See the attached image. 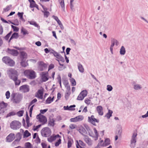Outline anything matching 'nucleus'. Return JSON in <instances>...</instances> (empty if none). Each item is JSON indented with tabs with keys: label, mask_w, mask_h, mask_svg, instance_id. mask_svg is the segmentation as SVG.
I'll return each mask as SVG.
<instances>
[{
	"label": "nucleus",
	"mask_w": 148,
	"mask_h": 148,
	"mask_svg": "<svg viewBox=\"0 0 148 148\" xmlns=\"http://www.w3.org/2000/svg\"><path fill=\"white\" fill-rule=\"evenodd\" d=\"M11 96L13 102L16 103H18L22 99V95L20 94L14 93L12 94Z\"/></svg>",
	"instance_id": "f03ea898"
},
{
	"label": "nucleus",
	"mask_w": 148,
	"mask_h": 148,
	"mask_svg": "<svg viewBox=\"0 0 148 148\" xmlns=\"http://www.w3.org/2000/svg\"><path fill=\"white\" fill-rule=\"evenodd\" d=\"M137 135V134L136 133H134L132 136L130 145V146L132 148H134L135 146L136 143V137Z\"/></svg>",
	"instance_id": "6e6552de"
},
{
	"label": "nucleus",
	"mask_w": 148,
	"mask_h": 148,
	"mask_svg": "<svg viewBox=\"0 0 148 148\" xmlns=\"http://www.w3.org/2000/svg\"><path fill=\"white\" fill-rule=\"evenodd\" d=\"M75 107V105L70 106L69 107V110H75V108H74Z\"/></svg>",
	"instance_id": "0e129e2a"
},
{
	"label": "nucleus",
	"mask_w": 148,
	"mask_h": 148,
	"mask_svg": "<svg viewBox=\"0 0 148 148\" xmlns=\"http://www.w3.org/2000/svg\"><path fill=\"white\" fill-rule=\"evenodd\" d=\"M42 12L44 13V17L47 18L50 14L49 12H44L43 11H42Z\"/></svg>",
	"instance_id": "a18cd8bd"
},
{
	"label": "nucleus",
	"mask_w": 148,
	"mask_h": 148,
	"mask_svg": "<svg viewBox=\"0 0 148 148\" xmlns=\"http://www.w3.org/2000/svg\"><path fill=\"white\" fill-rule=\"evenodd\" d=\"M79 132L81 134L83 135L84 137L85 136H86V135L87 134L86 131L85 129L83 128H82L79 129Z\"/></svg>",
	"instance_id": "4be33fe9"
},
{
	"label": "nucleus",
	"mask_w": 148,
	"mask_h": 148,
	"mask_svg": "<svg viewBox=\"0 0 148 148\" xmlns=\"http://www.w3.org/2000/svg\"><path fill=\"white\" fill-rule=\"evenodd\" d=\"M84 119V117L82 116L79 115L76 116L75 118H71L70 119V121L71 122H76L82 120Z\"/></svg>",
	"instance_id": "9b49d317"
},
{
	"label": "nucleus",
	"mask_w": 148,
	"mask_h": 148,
	"mask_svg": "<svg viewBox=\"0 0 148 148\" xmlns=\"http://www.w3.org/2000/svg\"><path fill=\"white\" fill-rule=\"evenodd\" d=\"M71 93L70 91H66V93L65 95L66 99H67L68 98L69 96Z\"/></svg>",
	"instance_id": "13d9d810"
},
{
	"label": "nucleus",
	"mask_w": 148,
	"mask_h": 148,
	"mask_svg": "<svg viewBox=\"0 0 148 148\" xmlns=\"http://www.w3.org/2000/svg\"><path fill=\"white\" fill-rule=\"evenodd\" d=\"M19 90H23L24 92H28L29 90V87L27 85H24L20 87Z\"/></svg>",
	"instance_id": "f8f14e48"
},
{
	"label": "nucleus",
	"mask_w": 148,
	"mask_h": 148,
	"mask_svg": "<svg viewBox=\"0 0 148 148\" xmlns=\"http://www.w3.org/2000/svg\"><path fill=\"white\" fill-rule=\"evenodd\" d=\"M8 53L11 54L12 55L17 56L18 54V52L16 50L14 49H10L9 48L8 49Z\"/></svg>",
	"instance_id": "4468645a"
},
{
	"label": "nucleus",
	"mask_w": 148,
	"mask_h": 148,
	"mask_svg": "<svg viewBox=\"0 0 148 148\" xmlns=\"http://www.w3.org/2000/svg\"><path fill=\"white\" fill-rule=\"evenodd\" d=\"M56 138V136H51L49 138H48V141L49 142H52L55 140Z\"/></svg>",
	"instance_id": "bb28decb"
},
{
	"label": "nucleus",
	"mask_w": 148,
	"mask_h": 148,
	"mask_svg": "<svg viewBox=\"0 0 148 148\" xmlns=\"http://www.w3.org/2000/svg\"><path fill=\"white\" fill-rule=\"evenodd\" d=\"M61 139H59L58 141L55 143V146L56 147H58V146L59 144L61 143Z\"/></svg>",
	"instance_id": "4d7b16f0"
},
{
	"label": "nucleus",
	"mask_w": 148,
	"mask_h": 148,
	"mask_svg": "<svg viewBox=\"0 0 148 148\" xmlns=\"http://www.w3.org/2000/svg\"><path fill=\"white\" fill-rule=\"evenodd\" d=\"M55 121L53 119H50L49 121L48 125L53 126L54 125V122Z\"/></svg>",
	"instance_id": "2f4dec72"
},
{
	"label": "nucleus",
	"mask_w": 148,
	"mask_h": 148,
	"mask_svg": "<svg viewBox=\"0 0 148 148\" xmlns=\"http://www.w3.org/2000/svg\"><path fill=\"white\" fill-rule=\"evenodd\" d=\"M53 101L52 99H51V97H49L46 101V103L49 104Z\"/></svg>",
	"instance_id": "58836bf2"
},
{
	"label": "nucleus",
	"mask_w": 148,
	"mask_h": 148,
	"mask_svg": "<svg viewBox=\"0 0 148 148\" xmlns=\"http://www.w3.org/2000/svg\"><path fill=\"white\" fill-rule=\"evenodd\" d=\"M84 139L88 146H90L92 145V141L88 136H85L84 137Z\"/></svg>",
	"instance_id": "ddd939ff"
},
{
	"label": "nucleus",
	"mask_w": 148,
	"mask_h": 148,
	"mask_svg": "<svg viewBox=\"0 0 148 148\" xmlns=\"http://www.w3.org/2000/svg\"><path fill=\"white\" fill-rule=\"evenodd\" d=\"M52 17L57 22L58 24H60L61 23L59 19L58 18L57 16H52Z\"/></svg>",
	"instance_id": "79ce46f5"
},
{
	"label": "nucleus",
	"mask_w": 148,
	"mask_h": 148,
	"mask_svg": "<svg viewBox=\"0 0 148 148\" xmlns=\"http://www.w3.org/2000/svg\"><path fill=\"white\" fill-rule=\"evenodd\" d=\"M5 96H6V98L8 99L10 96V93L9 91H7L5 93Z\"/></svg>",
	"instance_id": "bf43d9fd"
},
{
	"label": "nucleus",
	"mask_w": 148,
	"mask_h": 148,
	"mask_svg": "<svg viewBox=\"0 0 148 148\" xmlns=\"http://www.w3.org/2000/svg\"><path fill=\"white\" fill-rule=\"evenodd\" d=\"M48 110L47 109H46L44 110H40V112L41 114H43L46 112Z\"/></svg>",
	"instance_id": "69168bd1"
},
{
	"label": "nucleus",
	"mask_w": 148,
	"mask_h": 148,
	"mask_svg": "<svg viewBox=\"0 0 148 148\" xmlns=\"http://www.w3.org/2000/svg\"><path fill=\"white\" fill-rule=\"evenodd\" d=\"M114 38H111V46L113 47L115 45V42H114Z\"/></svg>",
	"instance_id": "6e6d98bb"
},
{
	"label": "nucleus",
	"mask_w": 148,
	"mask_h": 148,
	"mask_svg": "<svg viewBox=\"0 0 148 148\" xmlns=\"http://www.w3.org/2000/svg\"><path fill=\"white\" fill-rule=\"evenodd\" d=\"M7 73L9 77L14 82L15 85H20L21 81L18 79V73L16 71L10 69L7 71Z\"/></svg>",
	"instance_id": "f257e3e1"
},
{
	"label": "nucleus",
	"mask_w": 148,
	"mask_h": 148,
	"mask_svg": "<svg viewBox=\"0 0 148 148\" xmlns=\"http://www.w3.org/2000/svg\"><path fill=\"white\" fill-rule=\"evenodd\" d=\"M70 8L71 10L73 11H75V9L74 8V6L73 4V3L70 2Z\"/></svg>",
	"instance_id": "e2e57ef3"
},
{
	"label": "nucleus",
	"mask_w": 148,
	"mask_h": 148,
	"mask_svg": "<svg viewBox=\"0 0 148 148\" xmlns=\"http://www.w3.org/2000/svg\"><path fill=\"white\" fill-rule=\"evenodd\" d=\"M77 141V144L76 145L77 148H82V147L80 145H81L82 146H85V144L82 140H79V142Z\"/></svg>",
	"instance_id": "412c9836"
},
{
	"label": "nucleus",
	"mask_w": 148,
	"mask_h": 148,
	"mask_svg": "<svg viewBox=\"0 0 148 148\" xmlns=\"http://www.w3.org/2000/svg\"><path fill=\"white\" fill-rule=\"evenodd\" d=\"M19 142V141H17V140L15 139L12 143V146H14L15 145H16L18 144Z\"/></svg>",
	"instance_id": "603ef678"
},
{
	"label": "nucleus",
	"mask_w": 148,
	"mask_h": 148,
	"mask_svg": "<svg viewBox=\"0 0 148 148\" xmlns=\"http://www.w3.org/2000/svg\"><path fill=\"white\" fill-rule=\"evenodd\" d=\"M26 122L27 123V126L29 127L32 125V124L29 123V117L28 115L27 114V112H26Z\"/></svg>",
	"instance_id": "393cba45"
},
{
	"label": "nucleus",
	"mask_w": 148,
	"mask_h": 148,
	"mask_svg": "<svg viewBox=\"0 0 148 148\" xmlns=\"http://www.w3.org/2000/svg\"><path fill=\"white\" fill-rule=\"evenodd\" d=\"M26 53L25 52L22 51L21 52L19 59L21 60H26Z\"/></svg>",
	"instance_id": "f3484780"
},
{
	"label": "nucleus",
	"mask_w": 148,
	"mask_h": 148,
	"mask_svg": "<svg viewBox=\"0 0 148 148\" xmlns=\"http://www.w3.org/2000/svg\"><path fill=\"white\" fill-rule=\"evenodd\" d=\"M65 87L67 88V89L68 90V91H70L71 88L70 87V86L69 85L68 83L67 82H65Z\"/></svg>",
	"instance_id": "5fc2aeb1"
},
{
	"label": "nucleus",
	"mask_w": 148,
	"mask_h": 148,
	"mask_svg": "<svg viewBox=\"0 0 148 148\" xmlns=\"http://www.w3.org/2000/svg\"><path fill=\"white\" fill-rule=\"evenodd\" d=\"M36 118L38 119L39 121L42 123V125L45 124L47 121L46 117L40 114L37 115Z\"/></svg>",
	"instance_id": "0eeeda50"
},
{
	"label": "nucleus",
	"mask_w": 148,
	"mask_h": 148,
	"mask_svg": "<svg viewBox=\"0 0 148 148\" xmlns=\"http://www.w3.org/2000/svg\"><path fill=\"white\" fill-rule=\"evenodd\" d=\"M112 111L109 110L108 112L106 115L105 116L108 119H109L112 116Z\"/></svg>",
	"instance_id": "a878e982"
},
{
	"label": "nucleus",
	"mask_w": 148,
	"mask_h": 148,
	"mask_svg": "<svg viewBox=\"0 0 148 148\" xmlns=\"http://www.w3.org/2000/svg\"><path fill=\"white\" fill-rule=\"evenodd\" d=\"M47 72H42L41 73V78L42 81L45 82L47 81L48 79L47 77Z\"/></svg>",
	"instance_id": "dca6fc26"
},
{
	"label": "nucleus",
	"mask_w": 148,
	"mask_h": 148,
	"mask_svg": "<svg viewBox=\"0 0 148 148\" xmlns=\"http://www.w3.org/2000/svg\"><path fill=\"white\" fill-rule=\"evenodd\" d=\"M57 60L59 62H60V61L62 62H64L65 61L63 57L62 56L59 59H57Z\"/></svg>",
	"instance_id": "052dcab7"
},
{
	"label": "nucleus",
	"mask_w": 148,
	"mask_h": 148,
	"mask_svg": "<svg viewBox=\"0 0 148 148\" xmlns=\"http://www.w3.org/2000/svg\"><path fill=\"white\" fill-rule=\"evenodd\" d=\"M14 148H32L31 144L29 142H27L25 143L24 147L20 146H18Z\"/></svg>",
	"instance_id": "2eb2a0df"
},
{
	"label": "nucleus",
	"mask_w": 148,
	"mask_h": 148,
	"mask_svg": "<svg viewBox=\"0 0 148 148\" xmlns=\"http://www.w3.org/2000/svg\"><path fill=\"white\" fill-rule=\"evenodd\" d=\"M15 135L14 134L11 133L6 138V140L7 142H11L15 138Z\"/></svg>",
	"instance_id": "9d476101"
},
{
	"label": "nucleus",
	"mask_w": 148,
	"mask_h": 148,
	"mask_svg": "<svg viewBox=\"0 0 148 148\" xmlns=\"http://www.w3.org/2000/svg\"><path fill=\"white\" fill-rule=\"evenodd\" d=\"M36 101H37V99L36 98L34 99L29 103V108L32 105L35 103Z\"/></svg>",
	"instance_id": "8fccbe9b"
},
{
	"label": "nucleus",
	"mask_w": 148,
	"mask_h": 148,
	"mask_svg": "<svg viewBox=\"0 0 148 148\" xmlns=\"http://www.w3.org/2000/svg\"><path fill=\"white\" fill-rule=\"evenodd\" d=\"M90 100L88 99H86L85 100V102L86 104L89 105L90 103Z\"/></svg>",
	"instance_id": "338daca9"
},
{
	"label": "nucleus",
	"mask_w": 148,
	"mask_h": 148,
	"mask_svg": "<svg viewBox=\"0 0 148 148\" xmlns=\"http://www.w3.org/2000/svg\"><path fill=\"white\" fill-rule=\"evenodd\" d=\"M70 80L73 86H74L76 85V82L74 78H71L70 79Z\"/></svg>",
	"instance_id": "e433bc0d"
},
{
	"label": "nucleus",
	"mask_w": 148,
	"mask_h": 148,
	"mask_svg": "<svg viewBox=\"0 0 148 148\" xmlns=\"http://www.w3.org/2000/svg\"><path fill=\"white\" fill-rule=\"evenodd\" d=\"M54 65L53 64H51L49 67L48 71H49V70L53 69L54 67Z\"/></svg>",
	"instance_id": "774afa93"
},
{
	"label": "nucleus",
	"mask_w": 148,
	"mask_h": 148,
	"mask_svg": "<svg viewBox=\"0 0 148 148\" xmlns=\"http://www.w3.org/2000/svg\"><path fill=\"white\" fill-rule=\"evenodd\" d=\"M77 66L79 71L81 73H83L84 72V68L82 65L80 63L77 64Z\"/></svg>",
	"instance_id": "5701e85b"
},
{
	"label": "nucleus",
	"mask_w": 148,
	"mask_h": 148,
	"mask_svg": "<svg viewBox=\"0 0 148 148\" xmlns=\"http://www.w3.org/2000/svg\"><path fill=\"white\" fill-rule=\"evenodd\" d=\"M16 140L19 142L21 138V134L20 132L18 133L16 135Z\"/></svg>",
	"instance_id": "c85d7f7f"
},
{
	"label": "nucleus",
	"mask_w": 148,
	"mask_h": 148,
	"mask_svg": "<svg viewBox=\"0 0 148 148\" xmlns=\"http://www.w3.org/2000/svg\"><path fill=\"white\" fill-rule=\"evenodd\" d=\"M11 27L13 29L14 31L18 32V31L19 28L18 27L13 25H11Z\"/></svg>",
	"instance_id": "864d4df0"
},
{
	"label": "nucleus",
	"mask_w": 148,
	"mask_h": 148,
	"mask_svg": "<svg viewBox=\"0 0 148 148\" xmlns=\"http://www.w3.org/2000/svg\"><path fill=\"white\" fill-rule=\"evenodd\" d=\"M23 12H18L17 15L18 16L20 17V18L21 20H23Z\"/></svg>",
	"instance_id": "09e8293b"
},
{
	"label": "nucleus",
	"mask_w": 148,
	"mask_h": 148,
	"mask_svg": "<svg viewBox=\"0 0 148 148\" xmlns=\"http://www.w3.org/2000/svg\"><path fill=\"white\" fill-rule=\"evenodd\" d=\"M12 32V31L10 32L6 36L4 37V38L6 40H8Z\"/></svg>",
	"instance_id": "f704fd0d"
},
{
	"label": "nucleus",
	"mask_w": 148,
	"mask_h": 148,
	"mask_svg": "<svg viewBox=\"0 0 148 148\" xmlns=\"http://www.w3.org/2000/svg\"><path fill=\"white\" fill-rule=\"evenodd\" d=\"M18 37V34L17 33L14 32L13 33L12 36L10 37L9 40H8V42L9 43L11 41V40L13 38L16 39Z\"/></svg>",
	"instance_id": "a211bd4d"
},
{
	"label": "nucleus",
	"mask_w": 148,
	"mask_h": 148,
	"mask_svg": "<svg viewBox=\"0 0 148 148\" xmlns=\"http://www.w3.org/2000/svg\"><path fill=\"white\" fill-rule=\"evenodd\" d=\"M125 50L123 46H122L120 49V53L121 55H124L125 53Z\"/></svg>",
	"instance_id": "cd10ccee"
},
{
	"label": "nucleus",
	"mask_w": 148,
	"mask_h": 148,
	"mask_svg": "<svg viewBox=\"0 0 148 148\" xmlns=\"http://www.w3.org/2000/svg\"><path fill=\"white\" fill-rule=\"evenodd\" d=\"M88 121L94 125H96L95 122L98 123L99 122V120L95 118L93 115H92L91 117H88Z\"/></svg>",
	"instance_id": "1a4fd4ad"
},
{
	"label": "nucleus",
	"mask_w": 148,
	"mask_h": 148,
	"mask_svg": "<svg viewBox=\"0 0 148 148\" xmlns=\"http://www.w3.org/2000/svg\"><path fill=\"white\" fill-rule=\"evenodd\" d=\"M60 6L64 11L65 10L64 3V0H59Z\"/></svg>",
	"instance_id": "c756f323"
},
{
	"label": "nucleus",
	"mask_w": 148,
	"mask_h": 148,
	"mask_svg": "<svg viewBox=\"0 0 148 148\" xmlns=\"http://www.w3.org/2000/svg\"><path fill=\"white\" fill-rule=\"evenodd\" d=\"M80 93L85 97L87 95V92L86 90H84L82 91Z\"/></svg>",
	"instance_id": "49530a36"
},
{
	"label": "nucleus",
	"mask_w": 148,
	"mask_h": 148,
	"mask_svg": "<svg viewBox=\"0 0 148 148\" xmlns=\"http://www.w3.org/2000/svg\"><path fill=\"white\" fill-rule=\"evenodd\" d=\"M73 142V141L72 139H69L68 142V148H69L71 147L72 144Z\"/></svg>",
	"instance_id": "c9c22d12"
},
{
	"label": "nucleus",
	"mask_w": 148,
	"mask_h": 148,
	"mask_svg": "<svg viewBox=\"0 0 148 148\" xmlns=\"http://www.w3.org/2000/svg\"><path fill=\"white\" fill-rule=\"evenodd\" d=\"M51 131L50 129L47 127L43 128L41 131V134L42 136L44 137H47L50 136Z\"/></svg>",
	"instance_id": "39448f33"
},
{
	"label": "nucleus",
	"mask_w": 148,
	"mask_h": 148,
	"mask_svg": "<svg viewBox=\"0 0 148 148\" xmlns=\"http://www.w3.org/2000/svg\"><path fill=\"white\" fill-rule=\"evenodd\" d=\"M7 105V104L5 103L3 101L0 102V110L2 108H5Z\"/></svg>",
	"instance_id": "b1692460"
},
{
	"label": "nucleus",
	"mask_w": 148,
	"mask_h": 148,
	"mask_svg": "<svg viewBox=\"0 0 148 148\" xmlns=\"http://www.w3.org/2000/svg\"><path fill=\"white\" fill-rule=\"evenodd\" d=\"M21 32L23 33V35L28 34V32L25 29L22 28L21 29Z\"/></svg>",
	"instance_id": "4c0bfd02"
},
{
	"label": "nucleus",
	"mask_w": 148,
	"mask_h": 148,
	"mask_svg": "<svg viewBox=\"0 0 148 148\" xmlns=\"http://www.w3.org/2000/svg\"><path fill=\"white\" fill-rule=\"evenodd\" d=\"M142 88L140 84H135L134 85V88L136 90L141 89Z\"/></svg>",
	"instance_id": "72a5a7b5"
},
{
	"label": "nucleus",
	"mask_w": 148,
	"mask_h": 148,
	"mask_svg": "<svg viewBox=\"0 0 148 148\" xmlns=\"http://www.w3.org/2000/svg\"><path fill=\"white\" fill-rule=\"evenodd\" d=\"M25 75L29 79H34L36 77L35 72L32 70H26L24 72Z\"/></svg>",
	"instance_id": "20e7f679"
},
{
	"label": "nucleus",
	"mask_w": 148,
	"mask_h": 148,
	"mask_svg": "<svg viewBox=\"0 0 148 148\" xmlns=\"http://www.w3.org/2000/svg\"><path fill=\"white\" fill-rule=\"evenodd\" d=\"M31 135V134L29 132L28 130H26L24 132L23 134V137H27Z\"/></svg>",
	"instance_id": "473e14b6"
},
{
	"label": "nucleus",
	"mask_w": 148,
	"mask_h": 148,
	"mask_svg": "<svg viewBox=\"0 0 148 148\" xmlns=\"http://www.w3.org/2000/svg\"><path fill=\"white\" fill-rule=\"evenodd\" d=\"M11 6H12L11 5L7 6L6 8L4 9V11L5 12L8 11L9 10H10Z\"/></svg>",
	"instance_id": "3c124183"
},
{
	"label": "nucleus",
	"mask_w": 148,
	"mask_h": 148,
	"mask_svg": "<svg viewBox=\"0 0 148 148\" xmlns=\"http://www.w3.org/2000/svg\"><path fill=\"white\" fill-rule=\"evenodd\" d=\"M21 123L18 121H14L10 123V127L13 130H17L21 127Z\"/></svg>",
	"instance_id": "7ed1b4c3"
},
{
	"label": "nucleus",
	"mask_w": 148,
	"mask_h": 148,
	"mask_svg": "<svg viewBox=\"0 0 148 148\" xmlns=\"http://www.w3.org/2000/svg\"><path fill=\"white\" fill-rule=\"evenodd\" d=\"M26 60H21V64L22 66L25 67L28 65V64L27 62H25Z\"/></svg>",
	"instance_id": "7c9ffc66"
},
{
	"label": "nucleus",
	"mask_w": 148,
	"mask_h": 148,
	"mask_svg": "<svg viewBox=\"0 0 148 148\" xmlns=\"http://www.w3.org/2000/svg\"><path fill=\"white\" fill-rule=\"evenodd\" d=\"M2 60L6 64L10 66H13L14 64V62L8 57H4Z\"/></svg>",
	"instance_id": "423d86ee"
},
{
	"label": "nucleus",
	"mask_w": 148,
	"mask_h": 148,
	"mask_svg": "<svg viewBox=\"0 0 148 148\" xmlns=\"http://www.w3.org/2000/svg\"><path fill=\"white\" fill-rule=\"evenodd\" d=\"M24 112L23 110H20L17 112V114L19 116H21L23 115Z\"/></svg>",
	"instance_id": "a19ab883"
},
{
	"label": "nucleus",
	"mask_w": 148,
	"mask_h": 148,
	"mask_svg": "<svg viewBox=\"0 0 148 148\" xmlns=\"http://www.w3.org/2000/svg\"><path fill=\"white\" fill-rule=\"evenodd\" d=\"M107 90L109 91H111L113 89V87L111 85H107Z\"/></svg>",
	"instance_id": "de8ad7c7"
},
{
	"label": "nucleus",
	"mask_w": 148,
	"mask_h": 148,
	"mask_svg": "<svg viewBox=\"0 0 148 148\" xmlns=\"http://www.w3.org/2000/svg\"><path fill=\"white\" fill-rule=\"evenodd\" d=\"M97 110L99 114L100 115H102L103 114L102 107L101 106H99L97 107Z\"/></svg>",
	"instance_id": "6ab92c4d"
},
{
	"label": "nucleus",
	"mask_w": 148,
	"mask_h": 148,
	"mask_svg": "<svg viewBox=\"0 0 148 148\" xmlns=\"http://www.w3.org/2000/svg\"><path fill=\"white\" fill-rule=\"evenodd\" d=\"M82 95V94L80 93V94L78 96L77 98V100H82L84 98V97Z\"/></svg>",
	"instance_id": "ea45409f"
},
{
	"label": "nucleus",
	"mask_w": 148,
	"mask_h": 148,
	"mask_svg": "<svg viewBox=\"0 0 148 148\" xmlns=\"http://www.w3.org/2000/svg\"><path fill=\"white\" fill-rule=\"evenodd\" d=\"M105 145L107 146L110 144V140L109 138H106L105 140Z\"/></svg>",
	"instance_id": "c03bdc74"
},
{
	"label": "nucleus",
	"mask_w": 148,
	"mask_h": 148,
	"mask_svg": "<svg viewBox=\"0 0 148 148\" xmlns=\"http://www.w3.org/2000/svg\"><path fill=\"white\" fill-rule=\"evenodd\" d=\"M35 5H36V4H35V2H32L30 3V7L31 8H33L34 7H36L35 6Z\"/></svg>",
	"instance_id": "680f3d73"
},
{
	"label": "nucleus",
	"mask_w": 148,
	"mask_h": 148,
	"mask_svg": "<svg viewBox=\"0 0 148 148\" xmlns=\"http://www.w3.org/2000/svg\"><path fill=\"white\" fill-rule=\"evenodd\" d=\"M117 131L118 133L117 134L119 136H121L122 132V127L120 125H117Z\"/></svg>",
	"instance_id": "aec40b11"
},
{
	"label": "nucleus",
	"mask_w": 148,
	"mask_h": 148,
	"mask_svg": "<svg viewBox=\"0 0 148 148\" xmlns=\"http://www.w3.org/2000/svg\"><path fill=\"white\" fill-rule=\"evenodd\" d=\"M15 114V113L14 112H11L7 114L6 116V117L7 118L11 116L14 115Z\"/></svg>",
	"instance_id": "37998d69"
}]
</instances>
